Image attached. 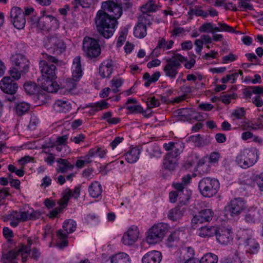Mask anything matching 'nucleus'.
<instances>
[{
	"label": "nucleus",
	"instance_id": "nucleus-1",
	"mask_svg": "<svg viewBox=\"0 0 263 263\" xmlns=\"http://www.w3.org/2000/svg\"><path fill=\"white\" fill-rule=\"evenodd\" d=\"M122 14V8L112 2H104L95 18L97 28L106 39L113 35L117 25V19Z\"/></svg>",
	"mask_w": 263,
	"mask_h": 263
},
{
	"label": "nucleus",
	"instance_id": "nucleus-2",
	"mask_svg": "<svg viewBox=\"0 0 263 263\" xmlns=\"http://www.w3.org/2000/svg\"><path fill=\"white\" fill-rule=\"evenodd\" d=\"M40 215V212L34 211L33 209H29L26 211H13L4 218V221L10 220L11 226L15 228L20 222L36 219L39 218Z\"/></svg>",
	"mask_w": 263,
	"mask_h": 263
},
{
	"label": "nucleus",
	"instance_id": "nucleus-3",
	"mask_svg": "<svg viewBox=\"0 0 263 263\" xmlns=\"http://www.w3.org/2000/svg\"><path fill=\"white\" fill-rule=\"evenodd\" d=\"M186 61L187 58L179 53H174L171 58L166 59V64L163 68L165 76L171 79H175L181 64Z\"/></svg>",
	"mask_w": 263,
	"mask_h": 263
},
{
	"label": "nucleus",
	"instance_id": "nucleus-4",
	"mask_svg": "<svg viewBox=\"0 0 263 263\" xmlns=\"http://www.w3.org/2000/svg\"><path fill=\"white\" fill-rule=\"evenodd\" d=\"M258 151L255 147L243 149L236 158V161L242 168H247L254 165L258 161Z\"/></svg>",
	"mask_w": 263,
	"mask_h": 263
},
{
	"label": "nucleus",
	"instance_id": "nucleus-5",
	"mask_svg": "<svg viewBox=\"0 0 263 263\" xmlns=\"http://www.w3.org/2000/svg\"><path fill=\"white\" fill-rule=\"evenodd\" d=\"M220 187L219 181L211 177H204L198 183V189L201 194L205 197H212L215 195Z\"/></svg>",
	"mask_w": 263,
	"mask_h": 263
},
{
	"label": "nucleus",
	"instance_id": "nucleus-6",
	"mask_svg": "<svg viewBox=\"0 0 263 263\" xmlns=\"http://www.w3.org/2000/svg\"><path fill=\"white\" fill-rule=\"evenodd\" d=\"M168 230L167 224L159 223L154 225L146 233V241L148 244H155L162 241Z\"/></svg>",
	"mask_w": 263,
	"mask_h": 263
},
{
	"label": "nucleus",
	"instance_id": "nucleus-7",
	"mask_svg": "<svg viewBox=\"0 0 263 263\" xmlns=\"http://www.w3.org/2000/svg\"><path fill=\"white\" fill-rule=\"evenodd\" d=\"M31 25L33 27H37L41 30L55 29L59 27V22L56 18L52 15L43 14L39 18L34 17L31 18Z\"/></svg>",
	"mask_w": 263,
	"mask_h": 263
},
{
	"label": "nucleus",
	"instance_id": "nucleus-8",
	"mask_svg": "<svg viewBox=\"0 0 263 263\" xmlns=\"http://www.w3.org/2000/svg\"><path fill=\"white\" fill-rule=\"evenodd\" d=\"M29 251V249L27 247L22 246L14 250L3 251L1 261L3 263H12L13 261H16L18 256L21 255L22 261L25 262L27 260Z\"/></svg>",
	"mask_w": 263,
	"mask_h": 263
},
{
	"label": "nucleus",
	"instance_id": "nucleus-9",
	"mask_svg": "<svg viewBox=\"0 0 263 263\" xmlns=\"http://www.w3.org/2000/svg\"><path fill=\"white\" fill-rule=\"evenodd\" d=\"M83 48L86 54L90 58H97L101 53V48L98 42L91 37H84Z\"/></svg>",
	"mask_w": 263,
	"mask_h": 263
},
{
	"label": "nucleus",
	"instance_id": "nucleus-10",
	"mask_svg": "<svg viewBox=\"0 0 263 263\" xmlns=\"http://www.w3.org/2000/svg\"><path fill=\"white\" fill-rule=\"evenodd\" d=\"M247 205L243 200L241 198H235L225 206V210L228 214L232 217L240 215L246 209Z\"/></svg>",
	"mask_w": 263,
	"mask_h": 263
},
{
	"label": "nucleus",
	"instance_id": "nucleus-11",
	"mask_svg": "<svg viewBox=\"0 0 263 263\" xmlns=\"http://www.w3.org/2000/svg\"><path fill=\"white\" fill-rule=\"evenodd\" d=\"M215 236L217 241L222 245H231L233 240V233L231 229L228 228L217 229Z\"/></svg>",
	"mask_w": 263,
	"mask_h": 263
},
{
	"label": "nucleus",
	"instance_id": "nucleus-12",
	"mask_svg": "<svg viewBox=\"0 0 263 263\" xmlns=\"http://www.w3.org/2000/svg\"><path fill=\"white\" fill-rule=\"evenodd\" d=\"M48 49H53L54 52L61 53L65 51L66 46L65 43L57 36H47L45 44Z\"/></svg>",
	"mask_w": 263,
	"mask_h": 263
},
{
	"label": "nucleus",
	"instance_id": "nucleus-13",
	"mask_svg": "<svg viewBox=\"0 0 263 263\" xmlns=\"http://www.w3.org/2000/svg\"><path fill=\"white\" fill-rule=\"evenodd\" d=\"M139 234L138 227L132 226L124 233L122 241L124 245L132 246L137 240Z\"/></svg>",
	"mask_w": 263,
	"mask_h": 263
},
{
	"label": "nucleus",
	"instance_id": "nucleus-14",
	"mask_svg": "<svg viewBox=\"0 0 263 263\" xmlns=\"http://www.w3.org/2000/svg\"><path fill=\"white\" fill-rule=\"evenodd\" d=\"M213 214L214 213L211 209H205L201 210L192 218V223L193 226L194 227L198 223H202L211 221Z\"/></svg>",
	"mask_w": 263,
	"mask_h": 263
},
{
	"label": "nucleus",
	"instance_id": "nucleus-15",
	"mask_svg": "<svg viewBox=\"0 0 263 263\" xmlns=\"http://www.w3.org/2000/svg\"><path fill=\"white\" fill-rule=\"evenodd\" d=\"M53 79L41 77L38 78L37 81L39 85L44 90L48 92L54 93L58 90L59 85L56 82L53 81Z\"/></svg>",
	"mask_w": 263,
	"mask_h": 263
},
{
	"label": "nucleus",
	"instance_id": "nucleus-16",
	"mask_svg": "<svg viewBox=\"0 0 263 263\" xmlns=\"http://www.w3.org/2000/svg\"><path fill=\"white\" fill-rule=\"evenodd\" d=\"M10 60L12 64L22 72L25 73L28 70L29 62L24 55L21 54H13Z\"/></svg>",
	"mask_w": 263,
	"mask_h": 263
},
{
	"label": "nucleus",
	"instance_id": "nucleus-17",
	"mask_svg": "<svg viewBox=\"0 0 263 263\" xmlns=\"http://www.w3.org/2000/svg\"><path fill=\"white\" fill-rule=\"evenodd\" d=\"M39 67L41 77L51 79L56 78V66L54 64H48L46 61L42 60L39 63Z\"/></svg>",
	"mask_w": 263,
	"mask_h": 263
},
{
	"label": "nucleus",
	"instance_id": "nucleus-18",
	"mask_svg": "<svg viewBox=\"0 0 263 263\" xmlns=\"http://www.w3.org/2000/svg\"><path fill=\"white\" fill-rule=\"evenodd\" d=\"M0 88L7 93L13 95L18 88L17 84L9 77H5L0 81Z\"/></svg>",
	"mask_w": 263,
	"mask_h": 263
},
{
	"label": "nucleus",
	"instance_id": "nucleus-19",
	"mask_svg": "<svg viewBox=\"0 0 263 263\" xmlns=\"http://www.w3.org/2000/svg\"><path fill=\"white\" fill-rule=\"evenodd\" d=\"M260 217L259 210L256 207L251 206L247 210L244 219L249 224H254L259 221Z\"/></svg>",
	"mask_w": 263,
	"mask_h": 263
},
{
	"label": "nucleus",
	"instance_id": "nucleus-20",
	"mask_svg": "<svg viewBox=\"0 0 263 263\" xmlns=\"http://www.w3.org/2000/svg\"><path fill=\"white\" fill-rule=\"evenodd\" d=\"M114 69L113 62L110 59L104 61L99 66V74L103 78H109Z\"/></svg>",
	"mask_w": 263,
	"mask_h": 263
},
{
	"label": "nucleus",
	"instance_id": "nucleus-21",
	"mask_svg": "<svg viewBox=\"0 0 263 263\" xmlns=\"http://www.w3.org/2000/svg\"><path fill=\"white\" fill-rule=\"evenodd\" d=\"M161 253L153 250L148 252L142 258V263H160L162 260Z\"/></svg>",
	"mask_w": 263,
	"mask_h": 263
},
{
	"label": "nucleus",
	"instance_id": "nucleus-22",
	"mask_svg": "<svg viewBox=\"0 0 263 263\" xmlns=\"http://www.w3.org/2000/svg\"><path fill=\"white\" fill-rule=\"evenodd\" d=\"M141 151L138 147H130L124 154L125 160L129 163H136L139 159Z\"/></svg>",
	"mask_w": 263,
	"mask_h": 263
},
{
	"label": "nucleus",
	"instance_id": "nucleus-23",
	"mask_svg": "<svg viewBox=\"0 0 263 263\" xmlns=\"http://www.w3.org/2000/svg\"><path fill=\"white\" fill-rule=\"evenodd\" d=\"M246 252L250 254H254L258 253L259 249V245L256 239L249 238L244 242Z\"/></svg>",
	"mask_w": 263,
	"mask_h": 263
},
{
	"label": "nucleus",
	"instance_id": "nucleus-24",
	"mask_svg": "<svg viewBox=\"0 0 263 263\" xmlns=\"http://www.w3.org/2000/svg\"><path fill=\"white\" fill-rule=\"evenodd\" d=\"M72 76L76 80H79L83 75L80 57H76L73 60L71 67Z\"/></svg>",
	"mask_w": 263,
	"mask_h": 263
},
{
	"label": "nucleus",
	"instance_id": "nucleus-25",
	"mask_svg": "<svg viewBox=\"0 0 263 263\" xmlns=\"http://www.w3.org/2000/svg\"><path fill=\"white\" fill-rule=\"evenodd\" d=\"M174 43L173 40L166 41L164 38L161 39L159 40L157 47L154 49L153 54L158 56L160 54L161 49L165 51L171 49Z\"/></svg>",
	"mask_w": 263,
	"mask_h": 263
},
{
	"label": "nucleus",
	"instance_id": "nucleus-26",
	"mask_svg": "<svg viewBox=\"0 0 263 263\" xmlns=\"http://www.w3.org/2000/svg\"><path fill=\"white\" fill-rule=\"evenodd\" d=\"M180 252L179 260L180 261H186L194 258L195 251L191 247L183 246L181 248Z\"/></svg>",
	"mask_w": 263,
	"mask_h": 263
},
{
	"label": "nucleus",
	"instance_id": "nucleus-27",
	"mask_svg": "<svg viewBox=\"0 0 263 263\" xmlns=\"http://www.w3.org/2000/svg\"><path fill=\"white\" fill-rule=\"evenodd\" d=\"M217 228L214 226H205L200 228L197 233L198 236L203 238H209L215 235Z\"/></svg>",
	"mask_w": 263,
	"mask_h": 263
},
{
	"label": "nucleus",
	"instance_id": "nucleus-28",
	"mask_svg": "<svg viewBox=\"0 0 263 263\" xmlns=\"http://www.w3.org/2000/svg\"><path fill=\"white\" fill-rule=\"evenodd\" d=\"M183 234L182 231L177 230L171 233L168 237L166 240V245L169 248H173L177 246L179 241L180 237Z\"/></svg>",
	"mask_w": 263,
	"mask_h": 263
},
{
	"label": "nucleus",
	"instance_id": "nucleus-29",
	"mask_svg": "<svg viewBox=\"0 0 263 263\" xmlns=\"http://www.w3.org/2000/svg\"><path fill=\"white\" fill-rule=\"evenodd\" d=\"M71 108L70 103L66 100H57L53 104L54 109L60 112H66Z\"/></svg>",
	"mask_w": 263,
	"mask_h": 263
},
{
	"label": "nucleus",
	"instance_id": "nucleus-30",
	"mask_svg": "<svg viewBox=\"0 0 263 263\" xmlns=\"http://www.w3.org/2000/svg\"><path fill=\"white\" fill-rule=\"evenodd\" d=\"M185 212L184 208L177 206L169 211L168 213V218L173 221H177L183 216Z\"/></svg>",
	"mask_w": 263,
	"mask_h": 263
},
{
	"label": "nucleus",
	"instance_id": "nucleus-31",
	"mask_svg": "<svg viewBox=\"0 0 263 263\" xmlns=\"http://www.w3.org/2000/svg\"><path fill=\"white\" fill-rule=\"evenodd\" d=\"M173 186L177 191L178 198L180 203L185 204L189 199V195L184 194L182 183H174Z\"/></svg>",
	"mask_w": 263,
	"mask_h": 263
},
{
	"label": "nucleus",
	"instance_id": "nucleus-32",
	"mask_svg": "<svg viewBox=\"0 0 263 263\" xmlns=\"http://www.w3.org/2000/svg\"><path fill=\"white\" fill-rule=\"evenodd\" d=\"M88 192L91 197L93 198H98L102 194V189L101 184L95 181L92 182L88 187Z\"/></svg>",
	"mask_w": 263,
	"mask_h": 263
},
{
	"label": "nucleus",
	"instance_id": "nucleus-33",
	"mask_svg": "<svg viewBox=\"0 0 263 263\" xmlns=\"http://www.w3.org/2000/svg\"><path fill=\"white\" fill-rule=\"evenodd\" d=\"M178 114L187 120L197 119L198 114L191 108H183L178 110Z\"/></svg>",
	"mask_w": 263,
	"mask_h": 263
},
{
	"label": "nucleus",
	"instance_id": "nucleus-34",
	"mask_svg": "<svg viewBox=\"0 0 263 263\" xmlns=\"http://www.w3.org/2000/svg\"><path fill=\"white\" fill-rule=\"evenodd\" d=\"M163 164L165 169L173 171L177 166V159L166 155Z\"/></svg>",
	"mask_w": 263,
	"mask_h": 263
},
{
	"label": "nucleus",
	"instance_id": "nucleus-35",
	"mask_svg": "<svg viewBox=\"0 0 263 263\" xmlns=\"http://www.w3.org/2000/svg\"><path fill=\"white\" fill-rule=\"evenodd\" d=\"M111 263H130V259L128 254L121 252L113 255L111 257Z\"/></svg>",
	"mask_w": 263,
	"mask_h": 263
},
{
	"label": "nucleus",
	"instance_id": "nucleus-36",
	"mask_svg": "<svg viewBox=\"0 0 263 263\" xmlns=\"http://www.w3.org/2000/svg\"><path fill=\"white\" fill-rule=\"evenodd\" d=\"M30 104L25 102L16 103L14 110L18 116H22L27 113L30 109Z\"/></svg>",
	"mask_w": 263,
	"mask_h": 263
},
{
	"label": "nucleus",
	"instance_id": "nucleus-37",
	"mask_svg": "<svg viewBox=\"0 0 263 263\" xmlns=\"http://www.w3.org/2000/svg\"><path fill=\"white\" fill-rule=\"evenodd\" d=\"M88 106L90 107V109L88 111L90 115H93L97 111L107 108L108 106V104L105 100H103L101 102L91 103L88 105Z\"/></svg>",
	"mask_w": 263,
	"mask_h": 263
},
{
	"label": "nucleus",
	"instance_id": "nucleus-38",
	"mask_svg": "<svg viewBox=\"0 0 263 263\" xmlns=\"http://www.w3.org/2000/svg\"><path fill=\"white\" fill-rule=\"evenodd\" d=\"M146 151L151 158H159L161 155V152L160 147L157 145L153 144L151 143H148L146 145Z\"/></svg>",
	"mask_w": 263,
	"mask_h": 263
},
{
	"label": "nucleus",
	"instance_id": "nucleus-39",
	"mask_svg": "<svg viewBox=\"0 0 263 263\" xmlns=\"http://www.w3.org/2000/svg\"><path fill=\"white\" fill-rule=\"evenodd\" d=\"M58 163L59 171L61 173H65L68 170H72L73 168V165L70 164L68 160L62 158H59L57 160Z\"/></svg>",
	"mask_w": 263,
	"mask_h": 263
},
{
	"label": "nucleus",
	"instance_id": "nucleus-40",
	"mask_svg": "<svg viewBox=\"0 0 263 263\" xmlns=\"http://www.w3.org/2000/svg\"><path fill=\"white\" fill-rule=\"evenodd\" d=\"M158 5L154 0H149L145 4L141 7V10L142 12L148 13V12H153L157 11L158 9Z\"/></svg>",
	"mask_w": 263,
	"mask_h": 263
},
{
	"label": "nucleus",
	"instance_id": "nucleus-41",
	"mask_svg": "<svg viewBox=\"0 0 263 263\" xmlns=\"http://www.w3.org/2000/svg\"><path fill=\"white\" fill-rule=\"evenodd\" d=\"M134 35L138 38H143L147 34L146 27L139 23L135 26L134 30Z\"/></svg>",
	"mask_w": 263,
	"mask_h": 263
},
{
	"label": "nucleus",
	"instance_id": "nucleus-42",
	"mask_svg": "<svg viewBox=\"0 0 263 263\" xmlns=\"http://www.w3.org/2000/svg\"><path fill=\"white\" fill-rule=\"evenodd\" d=\"M153 20L152 15L148 13L142 12V14L138 18V23L144 25L146 27L152 25Z\"/></svg>",
	"mask_w": 263,
	"mask_h": 263
},
{
	"label": "nucleus",
	"instance_id": "nucleus-43",
	"mask_svg": "<svg viewBox=\"0 0 263 263\" xmlns=\"http://www.w3.org/2000/svg\"><path fill=\"white\" fill-rule=\"evenodd\" d=\"M76 226L77 223L75 221L72 219H68L64 222L63 228L68 235V234L71 233L76 230Z\"/></svg>",
	"mask_w": 263,
	"mask_h": 263
},
{
	"label": "nucleus",
	"instance_id": "nucleus-44",
	"mask_svg": "<svg viewBox=\"0 0 263 263\" xmlns=\"http://www.w3.org/2000/svg\"><path fill=\"white\" fill-rule=\"evenodd\" d=\"M218 256L213 253H209L203 255L199 260L201 263H217Z\"/></svg>",
	"mask_w": 263,
	"mask_h": 263
},
{
	"label": "nucleus",
	"instance_id": "nucleus-45",
	"mask_svg": "<svg viewBox=\"0 0 263 263\" xmlns=\"http://www.w3.org/2000/svg\"><path fill=\"white\" fill-rule=\"evenodd\" d=\"M183 148L184 145L182 142H176V144L175 145V150L174 152H168L166 155H169L171 157L177 159L178 157L183 151Z\"/></svg>",
	"mask_w": 263,
	"mask_h": 263
},
{
	"label": "nucleus",
	"instance_id": "nucleus-46",
	"mask_svg": "<svg viewBox=\"0 0 263 263\" xmlns=\"http://www.w3.org/2000/svg\"><path fill=\"white\" fill-rule=\"evenodd\" d=\"M106 150L100 148V147H96L91 148L88 152V156L90 158H92L95 156H98L100 158H104L105 155H106Z\"/></svg>",
	"mask_w": 263,
	"mask_h": 263
},
{
	"label": "nucleus",
	"instance_id": "nucleus-47",
	"mask_svg": "<svg viewBox=\"0 0 263 263\" xmlns=\"http://www.w3.org/2000/svg\"><path fill=\"white\" fill-rule=\"evenodd\" d=\"M24 87L25 91L30 95H33L38 92V87L34 82L26 83L24 85Z\"/></svg>",
	"mask_w": 263,
	"mask_h": 263
},
{
	"label": "nucleus",
	"instance_id": "nucleus-48",
	"mask_svg": "<svg viewBox=\"0 0 263 263\" xmlns=\"http://www.w3.org/2000/svg\"><path fill=\"white\" fill-rule=\"evenodd\" d=\"M79 80H76V79H73V78L72 79H66L64 84V87L68 92H72L73 90L75 89L77 86V82Z\"/></svg>",
	"mask_w": 263,
	"mask_h": 263
},
{
	"label": "nucleus",
	"instance_id": "nucleus-49",
	"mask_svg": "<svg viewBox=\"0 0 263 263\" xmlns=\"http://www.w3.org/2000/svg\"><path fill=\"white\" fill-rule=\"evenodd\" d=\"M217 24L218 26H216V28H215V32L224 31L229 32H235V31L233 28L229 26L227 24L219 22Z\"/></svg>",
	"mask_w": 263,
	"mask_h": 263
},
{
	"label": "nucleus",
	"instance_id": "nucleus-50",
	"mask_svg": "<svg viewBox=\"0 0 263 263\" xmlns=\"http://www.w3.org/2000/svg\"><path fill=\"white\" fill-rule=\"evenodd\" d=\"M216 26L212 23H205L201 25L199 28V31L200 32H215V28Z\"/></svg>",
	"mask_w": 263,
	"mask_h": 263
},
{
	"label": "nucleus",
	"instance_id": "nucleus-51",
	"mask_svg": "<svg viewBox=\"0 0 263 263\" xmlns=\"http://www.w3.org/2000/svg\"><path fill=\"white\" fill-rule=\"evenodd\" d=\"M123 80L120 78H113L111 81V89L114 93L119 91V88L122 85Z\"/></svg>",
	"mask_w": 263,
	"mask_h": 263
},
{
	"label": "nucleus",
	"instance_id": "nucleus-52",
	"mask_svg": "<svg viewBox=\"0 0 263 263\" xmlns=\"http://www.w3.org/2000/svg\"><path fill=\"white\" fill-rule=\"evenodd\" d=\"M11 22L13 24L14 27L17 29H23L26 24V19L25 17H20L16 19H11Z\"/></svg>",
	"mask_w": 263,
	"mask_h": 263
},
{
	"label": "nucleus",
	"instance_id": "nucleus-53",
	"mask_svg": "<svg viewBox=\"0 0 263 263\" xmlns=\"http://www.w3.org/2000/svg\"><path fill=\"white\" fill-rule=\"evenodd\" d=\"M189 141L194 143L196 146H201L203 144L204 140L199 134L191 136L189 137Z\"/></svg>",
	"mask_w": 263,
	"mask_h": 263
},
{
	"label": "nucleus",
	"instance_id": "nucleus-54",
	"mask_svg": "<svg viewBox=\"0 0 263 263\" xmlns=\"http://www.w3.org/2000/svg\"><path fill=\"white\" fill-rule=\"evenodd\" d=\"M20 17H25L24 14L22 9L17 7H13L10 11V18L11 19H16Z\"/></svg>",
	"mask_w": 263,
	"mask_h": 263
},
{
	"label": "nucleus",
	"instance_id": "nucleus-55",
	"mask_svg": "<svg viewBox=\"0 0 263 263\" xmlns=\"http://www.w3.org/2000/svg\"><path fill=\"white\" fill-rule=\"evenodd\" d=\"M57 236L61 240L60 247L62 248L67 246L68 241L66 240V238L68 235L63 230H60L57 232Z\"/></svg>",
	"mask_w": 263,
	"mask_h": 263
},
{
	"label": "nucleus",
	"instance_id": "nucleus-56",
	"mask_svg": "<svg viewBox=\"0 0 263 263\" xmlns=\"http://www.w3.org/2000/svg\"><path fill=\"white\" fill-rule=\"evenodd\" d=\"M238 77V73L237 72L233 73L231 74H228L226 77H223L221 81L222 83H227L228 82H231L234 83L235 82L236 79Z\"/></svg>",
	"mask_w": 263,
	"mask_h": 263
},
{
	"label": "nucleus",
	"instance_id": "nucleus-57",
	"mask_svg": "<svg viewBox=\"0 0 263 263\" xmlns=\"http://www.w3.org/2000/svg\"><path fill=\"white\" fill-rule=\"evenodd\" d=\"M39 123V119L37 116L32 114L31 115L30 121L28 126V128L31 130L35 129L36 126Z\"/></svg>",
	"mask_w": 263,
	"mask_h": 263
},
{
	"label": "nucleus",
	"instance_id": "nucleus-58",
	"mask_svg": "<svg viewBox=\"0 0 263 263\" xmlns=\"http://www.w3.org/2000/svg\"><path fill=\"white\" fill-rule=\"evenodd\" d=\"M71 197H72V190L69 189H66L63 192L61 204L63 205H67L69 199Z\"/></svg>",
	"mask_w": 263,
	"mask_h": 263
},
{
	"label": "nucleus",
	"instance_id": "nucleus-59",
	"mask_svg": "<svg viewBox=\"0 0 263 263\" xmlns=\"http://www.w3.org/2000/svg\"><path fill=\"white\" fill-rule=\"evenodd\" d=\"M127 34V30L126 29H124L121 31L117 43V47H119L123 45L126 39Z\"/></svg>",
	"mask_w": 263,
	"mask_h": 263
},
{
	"label": "nucleus",
	"instance_id": "nucleus-60",
	"mask_svg": "<svg viewBox=\"0 0 263 263\" xmlns=\"http://www.w3.org/2000/svg\"><path fill=\"white\" fill-rule=\"evenodd\" d=\"M160 102L159 99H156L155 97H149L147 99V105L148 108H154L160 105Z\"/></svg>",
	"mask_w": 263,
	"mask_h": 263
},
{
	"label": "nucleus",
	"instance_id": "nucleus-61",
	"mask_svg": "<svg viewBox=\"0 0 263 263\" xmlns=\"http://www.w3.org/2000/svg\"><path fill=\"white\" fill-rule=\"evenodd\" d=\"M10 75L14 79L18 80L21 78V73L22 72L19 68L16 67H11L9 70Z\"/></svg>",
	"mask_w": 263,
	"mask_h": 263
},
{
	"label": "nucleus",
	"instance_id": "nucleus-62",
	"mask_svg": "<svg viewBox=\"0 0 263 263\" xmlns=\"http://www.w3.org/2000/svg\"><path fill=\"white\" fill-rule=\"evenodd\" d=\"M82 160H78L77 161L76 166L79 168H82L86 163H89L91 158L88 156V154L82 157Z\"/></svg>",
	"mask_w": 263,
	"mask_h": 263
},
{
	"label": "nucleus",
	"instance_id": "nucleus-63",
	"mask_svg": "<svg viewBox=\"0 0 263 263\" xmlns=\"http://www.w3.org/2000/svg\"><path fill=\"white\" fill-rule=\"evenodd\" d=\"M239 7L243 10H252L253 6L250 3L248 0H240L239 2Z\"/></svg>",
	"mask_w": 263,
	"mask_h": 263
},
{
	"label": "nucleus",
	"instance_id": "nucleus-64",
	"mask_svg": "<svg viewBox=\"0 0 263 263\" xmlns=\"http://www.w3.org/2000/svg\"><path fill=\"white\" fill-rule=\"evenodd\" d=\"M254 180L256 182L259 190L263 192V172L255 176Z\"/></svg>",
	"mask_w": 263,
	"mask_h": 263
}]
</instances>
